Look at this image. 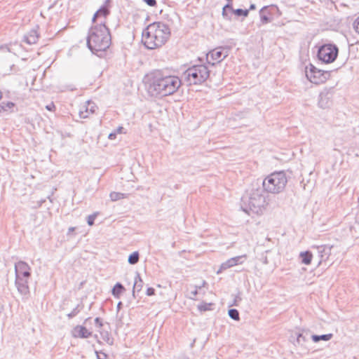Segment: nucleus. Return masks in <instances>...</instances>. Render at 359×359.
<instances>
[{"label":"nucleus","mask_w":359,"mask_h":359,"mask_svg":"<svg viewBox=\"0 0 359 359\" xmlns=\"http://www.w3.org/2000/svg\"><path fill=\"white\" fill-rule=\"evenodd\" d=\"M170 29L160 22L149 24L142 33V41L149 49H154L163 46L168 39Z\"/></svg>","instance_id":"nucleus-1"},{"label":"nucleus","mask_w":359,"mask_h":359,"mask_svg":"<svg viewBox=\"0 0 359 359\" xmlns=\"http://www.w3.org/2000/svg\"><path fill=\"white\" fill-rule=\"evenodd\" d=\"M88 48L95 53L104 52L111 45V34L105 24L95 25L87 39Z\"/></svg>","instance_id":"nucleus-2"},{"label":"nucleus","mask_w":359,"mask_h":359,"mask_svg":"<svg viewBox=\"0 0 359 359\" xmlns=\"http://www.w3.org/2000/svg\"><path fill=\"white\" fill-rule=\"evenodd\" d=\"M180 86L181 80L179 77L157 74L150 85V90L156 94L166 96L176 92Z\"/></svg>","instance_id":"nucleus-3"},{"label":"nucleus","mask_w":359,"mask_h":359,"mask_svg":"<svg viewBox=\"0 0 359 359\" xmlns=\"http://www.w3.org/2000/svg\"><path fill=\"white\" fill-rule=\"evenodd\" d=\"M287 183V177L284 171H276L269 175L263 181L262 187L265 191L271 194L281 192Z\"/></svg>","instance_id":"nucleus-4"},{"label":"nucleus","mask_w":359,"mask_h":359,"mask_svg":"<svg viewBox=\"0 0 359 359\" xmlns=\"http://www.w3.org/2000/svg\"><path fill=\"white\" fill-rule=\"evenodd\" d=\"M186 76L190 84L198 85L205 81L210 72L204 65H194L186 71Z\"/></svg>","instance_id":"nucleus-5"},{"label":"nucleus","mask_w":359,"mask_h":359,"mask_svg":"<svg viewBox=\"0 0 359 359\" xmlns=\"http://www.w3.org/2000/svg\"><path fill=\"white\" fill-rule=\"evenodd\" d=\"M306 76L311 83L321 84L330 79L331 74L330 72L319 69L313 64H309L306 67Z\"/></svg>","instance_id":"nucleus-6"},{"label":"nucleus","mask_w":359,"mask_h":359,"mask_svg":"<svg viewBox=\"0 0 359 359\" xmlns=\"http://www.w3.org/2000/svg\"><path fill=\"white\" fill-rule=\"evenodd\" d=\"M338 48L331 43L324 44L318 50V58L325 64L333 62L337 57Z\"/></svg>","instance_id":"nucleus-7"},{"label":"nucleus","mask_w":359,"mask_h":359,"mask_svg":"<svg viewBox=\"0 0 359 359\" xmlns=\"http://www.w3.org/2000/svg\"><path fill=\"white\" fill-rule=\"evenodd\" d=\"M226 57V53L221 48H215L208 53L206 60L208 63L214 65L221 62Z\"/></svg>","instance_id":"nucleus-8"},{"label":"nucleus","mask_w":359,"mask_h":359,"mask_svg":"<svg viewBox=\"0 0 359 359\" xmlns=\"http://www.w3.org/2000/svg\"><path fill=\"white\" fill-rule=\"evenodd\" d=\"M16 278L20 279L22 278H28L30 276V267L24 262H18L15 264Z\"/></svg>","instance_id":"nucleus-9"},{"label":"nucleus","mask_w":359,"mask_h":359,"mask_svg":"<svg viewBox=\"0 0 359 359\" xmlns=\"http://www.w3.org/2000/svg\"><path fill=\"white\" fill-rule=\"evenodd\" d=\"M110 11L108 5L102 6L94 15L93 18V23L100 22V25L104 24L105 19L109 14Z\"/></svg>","instance_id":"nucleus-10"},{"label":"nucleus","mask_w":359,"mask_h":359,"mask_svg":"<svg viewBox=\"0 0 359 359\" xmlns=\"http://www.w3.org/2000/svg\"><path fill=\"white\" fill-rule=\"evenodd\" d=\"M91 332L85 327L81 325L76 326L73 330V336L76 338H87Z\"/></svg>","instance_id":"nucleus-11"},{"label":"nucleus","mask_w":359,"mask_h":359,"mask_svg":"<svg viewBox=\"0 0 359 359\" xmlns=\"http://www.w3.org/2000/svg\"><path fill=\"white\" fill-rule=\"evenodd\" d=\"M16 284L19 292L23 294H27L29 292L27 280H23L22 278H16Z\"/></svg>","instance_id":"nucleus-12"},{"label":"nucleus","mask_w":359,"mask_h":359,"mask_svg":"<svg viewBox=\"0 0 359 359\" xmlns=\"http://www.w3.org/2000/svg\"><path fill=\"white\" fill-rule=\"evenodd\" d=\"M302 258V262L306 265H309L313 259V255L309 251L302 252L299 255Z\"/></svg>","instance_id":"nucleus-13"},{"label":"nucleus","mask_w":359,"mask_h":359,"mask_svg":"<svg viewBox=\"0 0 359 359\" xmlns=\"http://www.w3.org/2000/svg\"><path fill=\"white\" fill-rule=\"evenodd\" d=\"M26 41L29 43H35L38 39V35L36 32L32 31L25 36Z\"/></svg>","instance_id":"nucleus-14"},{"label":"nucleus","mask_w":359,"mask_h":359,"mask_svg":"<svg viewBox=\"0 0 359 359\" xmlns=\"http://www.w3.org/2000/svg\"><path fill=\"white\" fill-rule=\"evenodd\" d=\"M261 20L263 23H267L271 21V18L269 16L268 10L266 8L261 10Z\"/></svg>","instance_id":"nucleus-15"},{"label":"nucleus","mask_w":359,"mask_h":359,"mask_svg":"<svg viewBox=\"0 0 359 359\" xmlns=\"http://www.w3.org/2000/svg\"><path fill=\"white\" fill-rule=\"evenodd\" d=\"M214 304L203 302L198 306V309L201 311H208L212 309Z\"/></svg>","instance_id":"nucleus-16"},{"label":"nucleus","mask_w":359,"mask_h":359,"mask_svg":"<svg viewBox=\"0 0 359 359\" xmlns=\"http://www.w3.org/2000/svg\"><path fill=\"white\" fill-rule=\"evenodd\" d=\"M123 290L124 287L123 285L120 283H116L112 290V293L114 295L118 297L123 292Z\"/></svg>","instance_id":"nucleus-17"},{"label":"nucleus","mask_w":359,"mask_h":359,"mask_svg":"<svg viewBox=\"0 0 359 359\" xmlns=\"http://www.w3.org/2000/svg\"><path fill=\"white\" fill-rule=\"evenodd\" d=\"M331 337H332V334H324V335H320V336L313 335L312 337V339L314 341L317 342L320 340L327 341V340L330 339Z\"/></svg>","instance_id":"nucleus-18"},{"label":"nucleus","mask_w":359,"mask_h":359,"mask_svg":"<svg viewBox=\"0 0 359 359\" xmlns=\"http://www.w3.org/2000/svg\"><path fill=\"white\" fill-rule=\"evenodd\" d=\"M139 260V254L137 252L132 253L128 257V262L131 264L137 263Z\"/></svg>","instance_id":"nucleus-19"},{"label":"nucleus","mask_w":359,"mask_h":359,"mask_svg":"<svg viewBox=\"0 0 359 359\" xmlns=\"http://www.w3.org/2000/svg\"><path fill=\"white\" fill-rule=\"evenodd\" d=\"M229 315L233 320H239V313L236 309H230L229 311Z\"/></svg>","instance_id":"nucleus-20"},{"label":"nucleus","mask_w":359,"mask_h":359,"mask_svg":"<svg viewBox=\"0 0 359 359\" xmlns=\"http://www.w3.org/2000/svg\"><path fill=\"white\" fill-rule=\"evenodd\" d=\"M96 217H97V214L96 213L90 215H89L88 217L87 221H88V224L90 226H92L94 224V221H95Z\"/></svg>","instance_id":"nucleus-21"},{"label":"nucleus","mask_w":359,"mask_h":359,"mask_svg":"<svg viewBox=\"0 0 359 359\" xmlns=\"http://www.w3.org/2000/svg\"><path fill=\"white\" fill-rule=\"evenodd\" d=\"M236 13L238 14V15L247 16L248 15V11L243 10V9H237L236 11Z\"/></svg>","instance_id":"nucleus-22"},{"label":"nucleus","mask_w":359,"mask_h":359,"mask_svg":"<svg viewBox=\"0 0 359 359\" xmlns=\"http://www.w3.org/2000/svg\"><path fill=\"white\" fill-rule=\"evenodd\" d=\"M97 359H107V355L103 352H96Z\"/></svg>","instance_id":"nucleus-23"},{"label":"nucleus","mask_w":359,"mask_h":359,"mask_svg":"<svg viewBox=\"0 0 359 359\" xmlns=\"http://www.w3.org/2000/svg\"><path fill=\"white\" fill-rule=\"evenodd\" d=\"M144 1L150 6H156L157 4L156 0H144Z\"/></svg>","instance_id":"nucleus-24"},{"label":"nucleus","mask_w":359,"mask_h":359,"mask_svg":"<svg viewBox=\"0 0 359 359\" xmlns=\"http://www.w3.org/2000/svg\"><path fill=\"white\" fill-rule=\"evenodd\" d=\"M146 293L148 296L154 295L155 294V290L153 287H149L147 288Z\"/></svg>","instance_id":"nucleus-25"},{"label":"nucleus","mask_w":359,"mask_h":359,"mask_svg":"<svg viewBox=\"0 0 359 359\" xmlns=\"http://www.w3.org/2000/svg\"><path fill=\"white\" fill-rule=\"evenodd\" d=\"M13 106H14V104L13 102H7V103L4 104L3 107L11 109L12 107H13Z\"/></svg>","instance_id":"nucleus-26"},{"label":"nucleus","mask_w":359,"mask_h":359,"mask_svg":"<svg viewBox=\"0 0 359 359\" xmlns=\"http://www.w3.org/2000/svg\"><path fill=\"white\" fill-rule=\"evenodd\" d=\"M46 109L48 110V111H54L55 109V107L53 104H51L50 105H47L46 106Z\"/></svg>","instance_id":"nucleus-27"},{"label":"nucleus","mask_w":359,"mask_h":359,"mask_svg":"<svg viewBox=\"0 0 359 359\" xmlns=\"http://www.w3.org/2000/svg\"><path fill=\"white\" fill-rule=\"evenodd\" d=\"M115 137H116V134L115 133H110L109 135V138L110 140H114V139H115Z\"/></svg>","instance_id":"nucleus-28"},{"label":"nucleus","mask_w":359,"mask_h":359,"mask_svg":"<svg viewBox=\"0 0 359 359\" xmlns=\"http://www.w3.org/2000/svg\"><path fill=\"white\" fill-rule=\"evenodd\" d=\"M80 113H81V116H82L83 118L88 116V114H83V111H81Z\"/></svg>","instance_id":"nucleus-29"},{"label":"nucleus","mask_w":359,"mask_h":359,"mask_svg":"<svg viewBox=\"0 0 359 359\" xmlns=\"http://www.w3.org/2000/svg\"><path fill=\"white\" fill-rule=\"evenodd\" d=\"M114 195L117 196V195H118V194H111V197L114 198Z\"/></svg>","instance_id":"nucleus-30"},{"label":"nucleus","mask_w":359,"mask_h":359,"mask_svg":"<svg viewBox=\"0 0 359 359\" xmlns=\"http://www.w3.org/2000/svg\"><path fill=\"white\" fill-rule=\"evenodd\" d=\"M121 129H122V128H120L118 130V133H121Z\"/></svg>","instance_id":"nucleus-31"},{"label":"nucleus","mask_w":359,"mask_h":359,"mask_svg":"<svg viewBox=\"0 0 359 359\" xmlns=\"http://www.w3.org/2000/svg\"><path fill=\"white\" fill-rule=\"evenodd\" d=\"M250 8H251L252 9H253V8H255V6H254L253 5H252V6H250Z\"/></svg>","instance_id":"nucleus-32"},{"label":"nucleus","mask_w":359,"mask_h":359,"mask_svg":"<svg viewBox=\"0 0 359 359\" xmlns=\"http://www.w3.org/2000/svg\"><path fill=\"white\" fill-rule=\"evenodd\" d=\"M116 195H114V199L116 200Z\"/></svg>","instance_id":"nucleus-33"}]
</instances>
